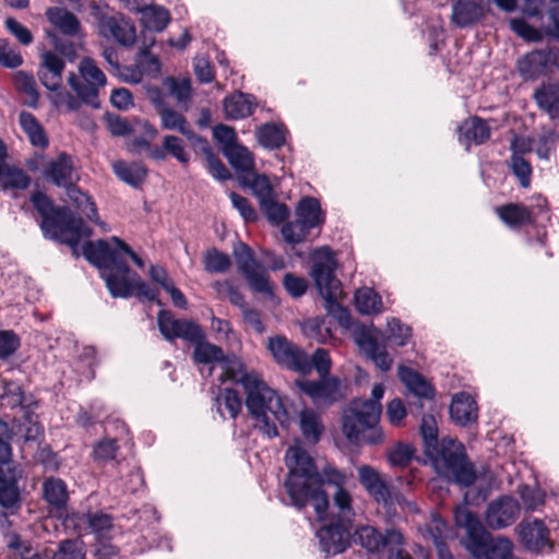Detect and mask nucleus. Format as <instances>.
Here are the masks:
<instances>
[{"label":"nucleus","mask_w":559,"mask_h":559,"mask_svg":"<svg viewBox=\"0 0 559 559\" xmlns=\"http://www.w3.org/2000/svg\"><path fill=\"white\" fill-rule=\"evenodd\" d=\"M424 538L431 540L433 545L444 543L447 524L438 515H433L430 523L420 530Z\"/></svg>","instance_id":"59"},{"label":"nucleus","mask_w":559,"mask_h":559,"mask_svg":"<svg viewBox=\"0 0 559 559\" xmlns=\"http://www.w3.org/2000/svg\"><path fill=\"white\" fill-rule=\"evenodd\" d=\"M47 16L50 23L63 34L73 36L79 32V20L66 9L50 8L47 10Z\"/></svg>","instance_id":"43"},{"label":"nucleus","mask_w":559,"mask_h":559,"mask_svg":"<svg viewBox=\"0 0 559 559\" xmlns=\"http://www.w3.org/2000/svg\"><path fill=\"white\" fill-rule=\"evenodd\" d=\"M481 16V8L467 0H459L452 8V22L460 27L476 22Z\"/></svg>","instance_id":"42"},{"label":"nucleus","mask_w":559,"mask_h":559,"mask_svg":"<svg viewBox=\"0 0 559 559\" xmlns=\"http://www.w3.org/2000/svg\"><path fill=\"white\" fill-rule=\"evenodd\" d=\"M79 73L83 79V83L79 81L74 73H70L68 76L69 85L82 102L93 107H98L97 96L99 90L107 83L106 75L98 68L95 60L88 57L80 61Z\"/></svg>","instance_id":"10"},{"label":"nucleus","mask_w":559,"mask_h":559,"mask_svg":"<svg viewBox=\"0 0 559 559\" xmlns=\"http://www.w3.org/2000/svg\"><path fill=\"white\" fill-rule=\"evenodd\" d=\"M497 214L499 218L511 228L524 226L532 221L531 212L521 204L510 203L502 205L497 209Z\"/></svg>","instance_id":"39"},{"label":"nucleus","mask_w":559,"mask_h":559,"mask_svg":"<svg viewBox=\"0 0 559 559\" xmlns=\"http://www.w3.org/2000/svg\"><path fill=\"white\" fill-rule=\"evenodd\" d=\"M349 480V475L340 471L335 465L325 463L321 468L320 485L334 487L332 495V504L328 502V510L322 518L317 514L319 521L338 520L344 523H352L355 511L353 508V497L346 485Z\"/></svg>","instance_id":"7"},{"label":"nucleus","mask_w":559,"mask_h":559,"mask_svg":"<svg viewBox=\"0 0 559 559\" xmlns=\"http://www.w3.org/2000/svg\"><path fill=\"white\" fill-rule=\"evenodd\" d=\"M158 329L167 341L181 338L194 343L204 338V333L199 324L187 319H176L166 310L159 311L157 316Z\"/></svg>","instance_id":"14"},{"label":"nucleus","mask_w":559,"mask_h":559,"mask_svg":"<svg viewBox=\"0 0 559 559\" xmlns=\"http://www.w3.org/2000/svg\"><path fill=\"white\" fill-rule=\"evenodd\" d=\"M43 497L56 510L64 509L69 499L66 483L56 477H49L43 483Z\"/></svg>","instance_id":"32"},{"label":"nucleus","mask_w":559,"mask_h":559,"mask_svg":"<svg viewBox=\"0 0 559 559\" xmlns=\"http://www.w3.org/2000/svg\"><path fill=\"white\" fill-rule=\"evenodd\" d=\"M157 115L159 116L160 126L163 129L177 131L189 140H192L195 136L194 131L192 130V128L190 127L187 119L181 112L167 106L163 107L157 112Z\"/></svg>","instance_id":"33"},{"label":"nucleus","mask_w":559,"mask_h":559,"mask_svg":"<svg viewBox=\"0 0 559 559\" xmlns=\"http://www.w3.org/2000/svg\"><path fill=\"white\" fill-rule=\"evenodd\" d=\"M300 429L306 440L317 443L323 431V425L318 414L313 411L305 409L300 413Z\"/></svg>","instance_id":"51"},{"label":"nucleus","mask_w":559,"mask_h":559,"mask_svg":"<svg viewBox=\"0 0 559 559\" xmlns=\"http://www.w3.org/2000/svg\"><path fill=\"white\" fill-rule=\"evenodd\" d=\"M353 539L369 552H377L380 548L386 549L388 559H412L403 549L404 537L397 530H388L381 535L374 527L362 525L356 528Z\"/></svg>","instance_id":"9"},{"label":"nucleus","mask_w":559,"mask_h":559,"mask_svg":"<svg viewBox=\"0 0 559 559\" xmlns=\"http://www.w3.org/2000/svg\"><path fill=\"white\" fill-rule=\"evenodd\" d=\"M242 185L250 188L260 203L274 197L270 180L264 175L251 174L250 171L242 177Z\"/></svg>","instance_id":"50"},{"label":"nucleus","mask_w":559,"mask_h":559,"mask_svg":"<svg viewBox=\"0 0 559 559\" xmlns=\"http://www.w3.org/2000/svg\"><path fill=\"white\" fill-rule=\"evenodd\" d=\"M285 464L288 474L284 487L290 504L301 510L311 502L316 514L322 518L328 510V495L318 487L322 467L317 468L312 456L298 442L287 449Z\"/></svg>","instance_id":"2"},{"label":"nucleus","mask_w":559,"mask_h":559,"mask_svg":"<svg viewBox=\"0 0 559 559\" xmlns=\"http://www.w3.org/2000/svg\"><path fill=\"white\" fill-rule=\"evenodd\" d=\"M356 343L365 355L374 362L377 368L381 371L391 369L393 359L386 352L383 342H379L374 335L368 332H361L356 336Z\"/></svg>","instance_id":"25"},{"label":"nucleus","mask_w":559,"mask_h":559,"mask_svg":"<svg viewBox=\"0 0 559 559\" xmlns=\"http://www.w3.org/2000/svg\"><path fill=\"white\" fill-rule=\"evenodd\" d=\"M2 397L7 400L8 404L12 407L23 406L24 404V395L21 385L12 380H8L2 378Z\"/></svg>","instance_id":"62"},{"label":"nucleus","mask_w":559,"mask_h":559,"mask_svg":"<svg viewBox=\"0 0 559 559\" xmlns=\"http://www.w3.org/2000/svg\"><path fill=\"white\" fill-rule=\"evenodd\" d=\"M537 106L545 111L551 120L559 121V84H543L534 92Z\"/></svg>","instance_id":"29"},{"label":"nucleus","mask_w":559,"mask_h":559,"mask_svg":"<svg viewBox=\"0 0 559 559\" xmlns=\"http://www.w3.org/2000/svg\"><path fill=\"white\" fill-rule=\"evenodd\" d=\"M329 521V524L318 531L317 536L322 551L326 555H337L343 552L349 544L350 523L340 522L338 520Z\"/></svg>","instance_id":"20"},{"label":"nucleus","mask_w":559,"mask_h":559,"mask_svg":"<svg viewBox=\"0 0 559 559\" xmlns=\"http://www.w3.org/2000/svg\"><path fill=\"white\" fill-rule=\"evenodd\" d=\"M414 455V448L408 443L397 442L388 451V460L393 466L405 467Z\"/></svg>","instance_id":"55"},{"label":"nucleus","mask_w":559,"mask_h":559,"mask_svg":"<svg viewBox=\"0 0 559 559\" xmlns=\"http://www.w3.org/2000/svg\"><path fill=\"white\" fill-rule=\"evenodd\" d=\"M230 266L227 254L216 249H210L204 254V269L210 273H223Z\"/></svg>","instance_id":"56"},{"label":"nucleus","mask_w":559,"mask_h":559,"mask_svg":"<svg viewBox=\"0 0 559 559\" xmlns=\"http://www.w3.org/2000/svg\"><path fill=\"white\" fill-rule=\"evenodd\" d=\"M547 63V57L542 51H532L519 59L516 68L524 80H533L540 75Z\"/></svg>","instance_id":"37"},{"label":"nucleus","mask_w":559,"mask_h":559,"mask_svg":"<svg viewBox=\"0 0 559 559\" xmlns=\"http://www.w3.org/2000/svg\"><path fill=\"white\" fill-rule=\"evenodd\" d=\"M310 275L322 298L331 309L342 295L341 282L335 275L337 266L334 253L328 247H320L310 254Z\"/></svg>","instance_id":"8"},{"label":"nucleus","mask_w":559,"mask_h":559,"mask_svg":"<svg viewBox=\"0 0 559 559\" xmlns=\"http://www.w3.org/2000/svg\"><path fill=\"white\" fill-rule=\"evenodd\" d=\"M215 406L222 417L236 418L242 408L239 394L233 389H224L215 397Z\"/></svg>","instance_id":"44"},{"label":"nucleus","mask_w":559,"mask_h":559,"mask_svg":"<svg viewBox=\"0 0 559 559\" xmlns=\"http://www.w3.org/2000/svg\"><path fill=\"white\" fill-rule=\"evenodd\" d=\"M118 445L112 438L105 437L95 443L92 456L94 461L106 463L116 457Z\"/></svg>","instance_id":"57"},{"label":"nucleus","mask_w":559,"mask_h":559,"mask_svg":"<svg viewBox=\"0 0 559 559\" xmlns=\"http://www.w3.org/2000/svg\"><path fill=\"white\" fill-rule=\"evenodd\" d=\"M83 254L98 267L112 297L127 298L135 295L150 301L157 298L156 289L143 282L136 273L131 272L127 264V258H130L142 269L143 260L118 237H111L109 241H87L83 246Z\"/></svg>","instance_id":"1"},{"label":"nucleus","mask_w":559,"mask_h":559,"mask_svg":"<svg viewBox=\"0 0 559 559\" xmlns=\"http://www.w3.org/2000/svg\"><path fill=\"white\" fill-rule=\"evenodd\" d=\"M476 559H512L513 544L507 537L491 538L487 532L483 549L479 554H471Z\"/></svg>","instance_id":"30"},{"label":"nucleus","mask_w":559,"mask_h":559,"mask_svg":"<svg viewBox=\"0 0 559 559\" xmlns=\"http://www.w3.org/2000/svg\"><path fill=\"white\" fill-rule=\"evenodd\" d=\"M388 338L397 346L405 345L411 337V328L402 324L397 319L388 321Z\"/></svg>","instance_id":"64"},{"label":"nucleus","mask_w":559,"mask_h":559,"mask_svg":"<svg viewBox=\"0 0 559 559\" xmlns=\"http://www.w3.org/2000/svg\"><path fill=\"white\" fill-rule=\"evenodd\" d=\"M64 61L57 53L47 51L41 55L38 78L49 91H58L62 83Z\"/></svg>","instance_id":"24"},{"label":"nucleus","mask_w":559,"mask_h":559,"mask_svg":"<svg viewBox=\"0 0 559 559\" xmlns=\"http://www.w3.org/2000/svg\"><path fill=\"white\" fill-rule=\"evenodd\" d=\"M490 138V128L487 122L478 117L466 119L459 127V141L466 150L472 144H483Z\"/></svg>","instance_id":"27"},{"label":"nucleus","mask_w":559,"mask_h":559,"mask_svg":"<svg viewBox=\"0 0 559 559\" xmlns=\"http://www.w3.org/2000/svg\"><path fill=\"white\" fill-rule=\"evenodd\" d=\"M170 16L166 9L157 5L146 7L142 10L143 26L153 32H162L169 23Z\"/></svg>","instance_id":"47"},{"label":"nucleus","mask_w":559,"mask_h":559,"mask_svg":"<svg viewBox=\"0 0 559 559\" xmlns=\"http://www.w3.org/2000/svg\"><path fill=\"white\" fill-rule=\"evenodd\" d=\"M19 122L32 145L40 148L48 145V139L44 128L32 114L22 111L19 116Z\"/></svg>","instance_id":"41"},{"label":"nucleus","mask_w":559,"mask_h":559,"mask_svg":"<svg viewBox=\"0 0 559 559\" xmlns=\"http://www.w3.org/2000/svg\"><path fill=\"white\" fill-rule=\"evenodd\" d=\"M98 33L123 47H132L136 40V28L130 19L117 13L104 14L98 19Z\"/></svg>","instance_id":"15"},{"label":"nucleus","mask_w":559,"mask_h":559,"mask_svg":"<svg viewBox=\"0 0 559 559\" xmlns=\"http://www.w3.org/2000/svg\"><path fill=\"white\" fill-rule=\"evenodd\" d=\"M475 400L467 393L461 392L453 396L450 405V416L454 423L466 426L477 419Z\"/></svg>","instance_id":"28"},{"label":"nucleus","mask_w":559,"mask_h":559,"mask_svg":"<svg viewBox=\"0 0 559 559\" xmlns=\"http://www.w3.org/2000/svg\"><path fill=\"white\" fill-rule=\"evenodd\" d=\"M520 542L535 554L551 552L554 542L550 532L542 520L524 519L516 527Z\"/></svg>","instance_id":"16"},{"label":"nucleus","mask_w":559,"mask_h":559,"mask_svg":"<svg viewBox=\"0 0 559 559\" xmlns=\"http://www.w3.org/2000/svg\"><path fill=\"white\" fill-rule=\"evenodd\" d=\"M259 143L267 148L280 147L285 142L284 129L280 126L266 123L257 131Z\"/></svg>","instance_id":"53"},{"label":"nucleus","mask_w":559,"mask_h":559,"mask_svg":"<svg viewBox=\"0 0 559 559\" xmlns=\"http://www.w3.org/2000/svg\"><path fill=\"white\" fill-rule=\"evenodd\" d=\"M13 83L19 92L24 93L28 99L26 100L28 106H36L38 100V93L36 91V83L32 75L25 72H17L14 75Z\"/></svg>","instance_id":"54"},{"label":"nucleus","mask_w":559,"mask_h":559,"mask_svg":"<svg viewBox=\"0 0 559 559\" xmlns=\"http://www.w3.org/2000/svg\"><path fill=\"white\" fill-rule=\"evenodd\" d=\"M533 142L536 155L540 159L548 160L559 142V133L552 129H544L536 136H533Z\"/></svg>","instance_id":"49"},{"label":"nucleus","mask_w":559,"mask_h":559,"mask_svg":"<svg viewBox=\"0 0 559 559\" xmlns=\"http://www.w3.org/2000/svg\"><path fill=\"white\" fill-rule=\"evenodd\" d=\"M355 305L357 310L364 314H376L382 310L381 297L372 288L368 287L356 290Z\"/></svg>","instance_id":"45"},{"label":"nucleus","mask_w":559,"mask_h":559,"mask_svg":"<svg viewBox=\"0 0 559 559\" xmlns=\"http://www.w3.org/2000/svg\"><path fill=\"white\" fill-rule=\"evenodd\" d=\"M0 182L3 188L25 189L28 187L31 179L23 169L13 165L1 163Z\"/></svg>","instance_id":"46"},{"label":"nucleus","mask_w":559,"mask_h":559,"mask_svg":"<svg viewBox=\"0 0 559 559\" xmlns=\"http://www.w3.org/2000/svg\"><path fill=\"white\" fill-rule=\"evenodd\" d=\"M20 559H84L85 550L80 539H68L59 544L58 550L52 552L48 550L32 551L21 544H11Z\"/></svg>","instance_id":"18"},{"label":"nucleus","mask_w":559,"mask_h":559,"mask_svg":"<svg viewBox=\"0 0 559 559\" xmlns=\"http://www.w3.org/2000/svg\"><path fill=\"white\" fill-rule=\"evenodd\" d=\"M520 515L519 502L509 496H502L491 501L486 510V524L492 530L510 526Z\"/></svg>","instance_id":"19"},{"label":"nucleus","mask_w":559,"mask_h":559,"mask_svg":"<svg viewBox=\"0 0 559 559\" xmlns=\"http://www.w3.org/2000/svg\"><path fill=\"white\" fill-rule=\"evenodd\" d=\"M310 228L299 221L290 222L282 227V236L288 243H300L306 240Z\"/></svg>","instance_id":"58"},{"label":"nucleus","mask_w":559,"mask_h":559,"mask_svg":"<svg viewBox=\"0 0 559 559\" xmlns=\"http://www.w3.org/2000/svg\"><path fill=\"white\" fill-rule=\"evenodd\" d=\"M158 329L167 341L181 338L194 343L204 338V333L199 324L187 319H176L166 310L159 311L157 316Z\"/></svg>","instance_id":"13"},{"label":"nucleus","mask_w":559,"mask_h":559,"mask_svg":"<svg viewBox=\"0 0 559 559\" xmlns=\"http://www.w3.org/2000/svg\"><path fill=\"white\" fill-rule=\"evenodd\" d=\"M32 202L43 216L40 227L45 237L75 247L92 235L91 228L81 218L75 217L68 207H55L46 194H33Z\"/></svg>","instance_id":"6"},{"label":"nucleus","mask_w":559,"mask_h":559,"mask_svg":"<svg viewBox=\"0 0 559 559\" xmlns=\"http://www.w3.org/2000/svg\"><path fill=\"white\" fill-rule=\"evenodd\" d=\"M260 206L267 219L274 224L284 222L289 214L287 206L276 202L274 197L260 203Z\"/></svg>","instance_id":"60"},{"label":"nucleus","mask_w":559,"mask_h":559,"mask_svg":"<svg viewBox=\"0 0 559 559\" xmlns=\"http://www.w3.org/2000/svg\"><path fill=\"white\" fill-rule=\"evenodd\" d=\"M297 221L308 226L310 229L318 227L324 222V214L320 203L314 198H304L299 201L296 209Z\"/></svg>","instance_id":"35"},{"label":"nucleus","mask_w":559,"mask_h":559,"mask_svg":"<svg viewBox=\"0 0 559 559\" xmlns=\"http://www.w3.org/2000/svg\"><path fill=\"white\" fill-rule=\"evenodd\" d=\"M358 478L368 495L384 508L390 509L393 503L392 495L385 477L369 465H362L357 469Z\"/></svg>","instance_id":"21"},{"label":"nucleus","mask_w":559,"mask_h":559,"mask_svg":"<svg viewBox=\"0 0 559 559\" xmlns=\"http://www.w3.org/2000/svg\"><path fill=\"white\" fill-rule=\"evenodd\" d=\"M163 147L178 162L187 164L189 162V154L185 150V144L181 139L175 135H166L163 140Z\"/></svg>","instance_id":"63"},{"label":"nucleus","mask_w":559,"mask_h":559,"mask_svg":"<svg viewBox=\"0 0 559 559\" xmlns=\"http://www.w3.org/2000/svg\"><path fill=\"white\" fill-rule=\"evenodd\" d=\"M231 381L240 383L246 392V406L255 419V428L267 438L277 436L275 424L270 415L282 426L289 424V414L281 396L271 389L255 371H241Z\"/></svg>","instance_id":"4"},{"label":"nucleus","mask_w":559,"mask_h":559,"mask_svg":"<svg viewBox=\"0 0 559 559\" xmlns=\"http://www.w3.org/2000/svg\"><path fill=\"white\" fill-rule=\"evenodd\" d=\"M21 468L0 475V506L14 513L21 504L17 479L21 477Z\"/></svg>","instance_id":"26"},{"label":"nucleus","mask_w":559,"mask_h":559,"mask_svg":"<svg viewBox=\"0 0 559 559\" xmlns=\"http://www.w3.org/2000/svg\"><path fill=\"white\" fill-rule=\"evenodd\" d=\"M88 527L97 538L105 537L106 533L112 528V519L108 514L96 512L87 515Z\"/></svg>","instance_id":"61"},{"label":"nucleus","mask_w":559,"mask_h":559,"mask_svg":"<svg viewBox=\"0 0 559 559\" xmlns=\"http://www.w3.org/2000/svg\"><path fill=\"white\" fill-rule=\"evenodd\" d=\"M230 165L240 173H246V175L253 170L254 168V159L252 154L248 151L247 147L237 144L236 146H231L224 153Z\"/></svg>","instance_id":"48"},{"label":"nucleus","mask_w":559,"mask_h":559,"mask_svg":"<svg viewBox=\"0 0 559 559\" xmlns=\"http://www.w3.org/2000/svg\"><path fill=\"white\" fill-rule=\"evenodd\" d=\"M163 86L176 99L185 110L189 108L191 102L192 88L191 80L188 78L176 79L168 76L164 79Z\"/></svg>","instance_id":"40"},{"label":"nucleus","mask_w":559,"mask_h":559,"mask_svg":"<svg viewBox=\"0 0 559 559\" xmlns=\"http://www.w3.org/2000/svg\"><path fill=\"white\" fill-rule=\"evenodd\" d=\"M254 106V98L240 92L226 97L224 100L226 116L230 119H242L250 116Z\"/></svg>","instance_id":"34"},{"label":"nucleus","mask_w":559,"mask_h":559,"mask_svg":"<svg viewBox=\"0 0 559 559\" xmlns=\"http://www.w3.org/2000/svg\"><path fill=\"white\" fill-rule=\"evenodd\" d=\"M397 373L400 380L412 393L419 397H432L433 390L431 385L418 372L408 367L400 366Z\"/></svg>","instance_id":"36"},{"label":"nucleus","mask_w":559,"mask_h":559,"mask_svg":"<svg viewBox=\"0 0 559 559\" xmlns=\"http://www.w3.org/2000/svg\"><path fill=\"white\" fill-rule=\"evenodd\" d=\"M193 344H195L193 359L197 364H215L210 368L209 374L212 373L215 367H218L222 371L219 376L222 383L237 378L243 365L236 356L225 357L221 347L205 342L204 338Z\"/></svg>","instance_id":"11"},{"label":"nucleus","mask_w":559,"mask_h":559,"mask_svg":"<svg viewBox=\"0 0 559 559\" xmlns=\"http://www.w3.org/2000/svg\"><path fill=\"white\" fill-rule=\"evenodd\" d=\"M267 348L280 365L301 373L310 371L309 356L285 336L270 337Z\"/></svg>","instance_id":"12"},{"label":"nucleus","mask_w":559,"mask_h":559,"mask_svg":"<svg viewBox=\"0 0 559 559\" xmlns=\"http://www.w3.org/2000/svg\"><path fill=\"white\" fill-rule=\"evenodd\" d=\"M382 405L370 400L355 399L342 415V432L352 444H381L385 435L380 427Z\"/></svg>","instance_id":"5"},{"label":"nucleus","mask_w":559,"mask_h":559,"mask_svg":"<svg viewBox=\"0 0 559 559\" xmlns=\"http://www.w3.org/2000/svg\"><path fill=\"white\" fill-rule=\"evenodd\" d=\"M73 159L66 153L43 163V178L57 187L67 188L73 183Z\"/></svg>","instance_id":"22"},{"label":"nucleus","mask_w":559,"mask_h":559,"mask_svg":"<svg viewBox=\"0 0 559 559\" xmlns=\"http://www.w3.org/2000/svg\"><path fill=\"white\" fill-rule=\"evenodd\" d=\"M454 519L457 526L466 530V537L464 540L465 548L471 554H479L483 549L487 531L481 525L477 516L469 511L467 507L461 506L455 509Z\"/></svg>","instance_id":"17"},{"label":"nucleus","mask_w":559,"mask_h":559,"mask_svg":"<svg viewBox=\"0 0 559 559\" xmlns=\"http://www.w3.org/2000/svg\"><path fill=\"white\" fill-rule=\"evenodd\" d=\"M242 274L246 277L251 289H253L254 292L260 293V294H271L272 293V285L269 280L267 271L260 263L248 269Z\"/></svg>","instance_id":"52"},{"label":"nucleus","mask_w":559,"mask_h":559,"mask_svg":"<svg viewBox=\"0 0 559 559\" xmlns=\"http://www.w3.org/2000/svg\"><path fill=\"white\" fill-rule=\"evenodd\" d=\"M115 175L123 182L139 187L146 177V168L141 163H126L117 160L112 163Z\"/></svg>","instance_id":"38"},{"label":"nucleus","mask_w":559,"mask_h":559,"mask_svg":"<svg viewBox=\"0 0 559 559\" xmlns=\"http://www.w3.org/2000/svg\"><path fill=\"white\" fill-rule=\"evenodd\" d=\"M420 433L425 453L438 474L452 478L462 486H471L476 479L471 463L466 460L464 445L455 439L438 440V425L435 416L424 415Z\"/></svg>","instance_id":"3"},{"label":"nucleus","mask_w":559,"mask_h":559,"mask_svg":"<svg viewBox=\"0 0 559 559\" xmlns=\"http://www.w3.org/2000/svg\"><path fill=\"white\" fill-rule=\"evenodd\" d=\"M67 197L87 219L98 224L103 230H107L106 224L98 219L97 209L91 197L81 191L75 185L66 188Z\"/></svg>","instance_id":"31"},{"label":"nucleus","mask_w":559,"mask_h":559,"mask_svg":"<svg viewBox=\"0 0 559 559\" xmlns=\"http://www.w3.org/2000/svg\"><path fill=\"white\" fill-rule=\"evenodd\" d=\"M299 388L318 405H329L340 396V382L336 378L321 377L319 381H301Z\"/></svg>","instance_id":"23"}]
</instances>
